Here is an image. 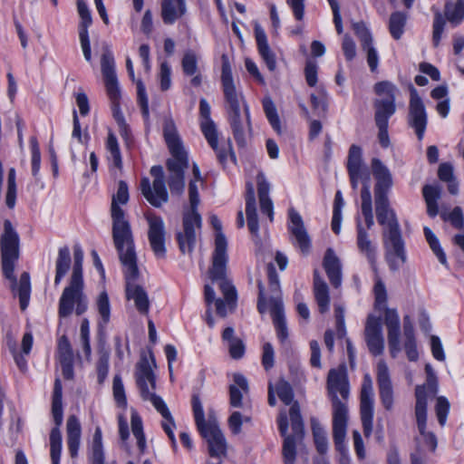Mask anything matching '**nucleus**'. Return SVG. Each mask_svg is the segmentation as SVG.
I'll list each match as a JSON object with an SVG mask.
<instances>
[{"label":"nucleus","mask_w":464,"mask_h":464,"mask_svg":"<svg viewBox=\"0 0 464 464\" xmlns=\"http://www.w3.org/2000/svg\"><path fill=\"white\" fill-rule=\"evenodd\" d=\"M270 313L277 338L282 343H284L288 338V329L284 314L282 300H279L278 298H274L272 300V309H270Z\"/></svg>","instance_id":"f704fd0d"},{"label":"nucleus","mask_w":464,"mask_h":464,"mask_svg":"<svg viewBox=\"0 0 464 464\" xmlns=\"http://www.w3.org/2000/svg\"><path fill=\"white\" fill-rule=\"evenodd\" d=\"M326 389L333 404V434L338 450L343 446L346 435L350 385L346 367L340 365L331 369L327 374Z\"/></svg>","instance_id":"7ed1b4c3"},{"label":"nucleus","mask_w":464,"mask_h":464,"mask_svg":"<svg viewBox=\"0 0 464 464\" xmlns=\"http://www.w3.org/2000/svg\"><path fill=\"white\" fill-rule=\"evenodd\" d=\"M118 253L124 267L126 297L134 302L140 314H148L150 305L148 294L142 286L134 283L139 276L135 247L121 248V251H118Z\"/></svg>","instance_id":"9b49d317"},{"label":"nucleus","mask_w":464,"mask_h":464,"mask_svg":"<svg viewBox=\"0 0 464 464\" xmlns=\"http://www.w3.org/2000/svg\"><path fill=\"white\" fill-rule=\"evenodd\" d=\"M288 217V230L292 237L293 244L299 247L303 254H308L311 248V238L304 227L302 217L293 208L289 209Z\"/></svg>","instance_id":"412c9836"},{"label":"nucleus","mask_w":464,"mask_h":464,"mask_svg":"<svg viewBox=\"0 0 464 464\" xmlns=\"http://www.w3.org/2000/svg\"><path fill=\"white\" fill-rule=\"evenodd\" d=\"M150 175L153 177L152 185L148 178H143L140 181L141 194L150 204L155 208H160L169 200L163 168L153 166L150 169Z\"/></svg>","instance_id":"2eb2a0df"},{"label":"nucleus","mask_w":464,"mask_h":464,"mask_svg":"<svg viewBox=\"0 0 464 464\" xmlns=\"http://www.w3.org/2000/svg\"><path fill=\"white\" fill-rule=\"evenodd\" d=\"M198 431L207 440L211 457L219 458L227 454L226 439L215 421H208V425L199 429Z\"/></svg>","instance_id":"5701e85b"},{"label":"nucleus","mask_w":464,"mask_h":464,"mask_svg":"<svg viewBox=\"0 0 464 464\" xmlns=\"http://www.w3.org/2000/svg\"><path fill=\"white\" fill-rule=\"evenodd\" d=\"M149 224L148 237L150 247L159 258H163L166 255L165 246V226L162 218L154 214L146 215Z\"/></svg>","instance_id":"4be33fe9"},{"label":"nucleus","mask_w":464,"mask_h":464,"mask_svg":"<svg viewBox=\"0 0 464 464\" xmlns=\"http://www.w3.org/2000/svg\"><path fill=\"white\" fill-rule=\"evenodd\" d=\"M129 76L132 82H136L137 86V95H138V103L140 106L142 116L148 120L150 116L149 112V101L146 94L145 85L140 79L136 80L134 70L128 71Z\"/></svg>","instance_id":"79ce46f5"},{"label":"nucleus","mask_w":464,"mask_h":464,"mask_svg":"<svg viewBox=\"0 0 464 464\" xmlns=\"http://www.w3.org/2000/svg\"><path fill=\"white\" fill-rule=\"evenodd\" d=\"M163 136L171 154L167 160L168 184L171 193L181 195L185 188L184 174L188 167V159L171 117L164 119Z\"/></svg>","instance_id":"0eeeda50"},{"label":"nucleus","mask_w":464,"mask_h":464,"mask_svg":"<svg viewBox=\"0 0 464 464\" xmlns=\"http://www.w3.org/2000/svg\"><path fill=\"white\" fill-rule=\"evenodd\" d=\"M440 217L444 221H449L457 229H464V217L460 207H455L451 212H441Z\"/></svg>","instance_id":"5fc2aeb1"},{"label":"nucleus","mask_w":464,"mask_h":464,"mask_svg":"<svg viewBox=\"0 0 464 464\" xmlns=\"http://www.w3.org/2000/svg\"><path fill=\"white\" fill-rule=\"evenodd\" d=\"M160 7L165 24H173L187 13L186 0H162Z\"/></svg>","instance_id":"7c9ffc66"},{"label":"nucleus","mask_w":464,"mask_h":464,"mask_svg":"<svg viewBox=\"0 0 464 464\" xmlns=\"http://www.w3.org/2000/svg\"><path fill=\"white\" fill-rule=\"evenodd\" d=\"M81 424L77 417L74 415L69 416L66 423V432L68 450L72 458H75L78 454L81 441Z\"/></svg>","instance_id":"c9c22d12"},{"label":"nucleus","mask_w":464,"mask_h":464,"mask_svg":"<svg viewBox=\"0 0 464 464\" xmlns=\"http://www.w3.org/2000/svg\"><path fill=\"white\" fill-rule=\"evenodd\" d=\"M71 253L68 246H63L59 249L58 256L55 261V277L54 284L58 285L63 276L67 274L71 266Z\"/></svg>","instance_id":"ea45409f"},{"label":"nucleus","mask_w":464,"mask_h":464,"mask_svg":"<svg viewBox=\"0 0 464 464\" xmlns=\"http://www.w3.org/2000/svg\"><path fill=\"white\" fill-rule=\"evenodd\" d=\"M356 245L358 251L367 258L369 263L374 268L377 256V246L371 240L370 235L362 227L359 218H357L356 221Z\"/></svg>","instance_id":"c85d7f7f"},{"label":"nucleus","mask_w":464,"mask_h":464,"mask_svg":"<svg viewBox=\"0 0 464 464\" xmlns=\"http://www.w3.org/2000/svg\"><path fill=\"white\" fill-rule=\"evenodd\" d=\"M30 145L32 150V174L34 177H36L41 165V152L35 137L30 139Z\"/></svg>","instance_id":"e2e57ef3"},{"label":"nucleus","mask_w":464,"mask_h":464,"mask_svg":"<svg viewBox=\"0 0 464 464\" xmlns=\"http://www.w3.org/2000/svg\"><path fill=\"white\" fill-rule=\"evenodd\" d=\"M323 266L332 285L339 287L342 284V266L340 259L332 248L325 251Z\"/></svg>","instance_id":"2f4dec72"},{"label":"nucleus","mask_w":464,"mask_h":464,"mask_svg":"<svg viewBox=\"0 0 464 464\" xmlns=\"http://www.w3.org/2000/svg\"><path fill=\"white\" fill-rule=\"evenodd\" d=\"M364 338L370 353L380 355L384 349V340L380 318L369 315L364 329Z\"/></svg>","instance_id":"393cba45"},{"label":"nucleus","mask_w":464,"mask_h":464,"mask_svg":"<svg viewBox=\"0 0 464 464\" xmlns=\"http://www.w3.org/2000/svg\"><path fill=\"white\" fill-rule=\"evenodd\" d=\"M255 36L259 54L266 63L267 68L271 72L275 71L276 68L275 53L269 47L265 31L257 23L255 24Z\"/></svg>","instance_id":"72a5a7b5"},{"label":"nucleus","mask_w":464,"mask_h":464,"mask_svg":"<svg viewBox=\"0 0 464 464\" xmlns=\"http://www.w3.org/2000/svg\"><path fill=\"white\" fill-rule=\"evenodd\" d=\"M406 20V14L401 12H395L391 14L389 30L394 39L399 40L401 37Z\"/></svg>","instance_id":"c03bdc74"},{"label":"nucleus","mask_w":464,"mask_h":464,"mask_svg":"<svg viewBox=\"0 0 464 464\" xmlns=\"http://www.w3.org/2000/svg\"><path fill=\"white\" fill-rule=\"evenodd\" d=\"M77 9L81 17V23L79 24V39L84 59L86 62L90 63L92 61V51L88 27L92 24V19L90 10L84 0H77Z\"/></svg>","instance_id":"a878e982"},{"label":"nucleus","mask_w":464,"mask_h":464,"mask_svg":"<svg viewBox=\"0 0 464 464\" xmlns=\"http://www.w3.org/2000/svg\"><path fill=\"white\" fill-rule=\"evenodd\" d=\"M113 397L120 406H125L127 403L124 386L121 376L115 375L112 382Z\"/></svg>","instance_id":"0e129e2a"},{"label":"nucleus","mask_w":464,"mask_h":464,"mask_svg":"<svg viewBox=\"0 0 464 464\" xmlns=\"http://www.w3.org/2000/svg\"><path fill=\"white\" fill-rule=\"evenodd\" d=\"M16 200V181H15V169L14 168L9 169L7 177V189L5 194V204L9 208H14Z\"/></svg>","instance_id":"3c124183"},{"label":"nucleus","mask_w":464,"mask_h":464,"mask_svg":"<svg viewBox=\"0 0 464 464\" xmlns=\"http://www.w3.org/2000/svg\"><path fill=\"white\" fill-rule=\"evenodd\" d=\"M411 99L409 104L408 123L414 129L419 140H421L427 127L428 118L424 103L419 96L417 90L411 86Z\"/></svg>","instance_id":"6ab92c4d"},{"label":"nucleus","mask_w":464,"mask_h":464,"mask_svg":"<svg viewBox=\"0 0 464 464\" xmlns=\"http://www.w3.org/2000/svg\"><path fill=\"white\" fill-rule=\"evenodd\" d=\"M92 464H104L102 446V433L100 427H96L92 442Z\"/></svg>","instance_id":"37998d69"},{"label":"nucleus","mask_w":464,"mask_h":464,"mask_svg":"<svg viewBox=\"0 0 464 464\" xmlns=\"http://www.w3.org/2000/svg\"><path fill=\"white\" fill-rule=\"evenodd\" d=\"M377 95L387 94V98H377L373 106L375 109V122L388 123L389 119L395 113V93L397 88L390 82H380L374 85Z\"/></svg>","instance_id":"dca6fc26"},{"label":"nucleus","mask_w":464,"mask_h":464,"mask_svg":"<svg viewBox=\"0 0 464 464\" xmlns=\"http://www.w3.org/2000/svg\"><path fill=\"white\" fill-rule=\"evenodd\" d=\"M422 194L427 205L428 215L430 218L436 217L439 213L438 199L440 198V188L437 186L425 185Z\"/></svg>","instance_id":"a19ab883"},{"label":"nucleus","mask_w":464,"mask_h":464,"mask_svg":"<svg viewBox=\"0 0 464 464\" xmlns=\"http://www.w3.org/2000/svg\"><path fill=\"white\" fill-rule=\"evenodd\" d=\"M416 404H415V417L419 432L423 437L425 444L434 451L437 448L438 441L435 434L431 431H427V394L425 388L418 387L415 389Z\"/></svg>","instance_id":"a211bd4d"},{"label":"nucleus","mask_w":464,"mask_h":464,"mask_svg":"<svg viewBox=\"0 0 464 464\" xmlns=\"http://www.w3.org/2000/svg\"><path fill=\"white\" fill-rule=\"evenodd\" d=\"M213 282H215L216 280H212ZM217 281H220L219 283V288L220 285H221V283H222V279H218ZM233 287H235L233 285ZM236 290V288H234ZM222 290V289H220ZM223 295H224V299H221V298H218V299H215V291L213 289L212 286H210L209 285H205V287H204V299H205V302L208 305V307H210V304L215 301V305H216V313L218 315L221 316V317H226L227 315V314L233 312V310L235 309L236 307V304H237V292L235 291V301H234V304H233V306L230 308L227 307V297L224 294L223 291H221Z\"/></svg>","instance_id":"473e14b6"},{"label":"nucleus","mask_w":464,"mask_h":464,"mask_svg":"<svg viewBox=\"0 0 464 464\" xmlns=\"http://www.w3.org/2000/svg\"><path fill=\"white\" fill-rule=\"evenodd\" d=\"M62 383L59 379L54 382L52 413L56 424L50 434V456L52 464H60L62 453V434L59 426L63 422Z\"/></svg>","instance_id":"4468645a"},{"label":"nucleus","mask_w":464,"mask_h":464,"mask_svg":"<svg viewBox=\"0 0 464 464\" xmlns=\"http://www.w3.org/2000/svg\"><path fill=\"white\" fill-rule=\"evenodd\" d=\"M210 223L217 231L215 238V249L212 254V265L208 269L211 280L222 279L221 289L227 297V305L231 308L235 301V289L232 283L227 278V265L228 262L227 242L221 232V221L217 216L210 218Z\"/></svg>","instance_id":"1a4fd4ad"},{"label":"nucleus","mask_w":464,"mask_h":464,"mask_svg":"<svg viewBox=\"0 0 464 464\" xmlns=\"http://www.w3.org/2000/svg\"><path fill=\"white\" fill-rule=\"evenodd\" d=\"M435 411L440 425L443 427L447 421V417L450 411V402L446 397L439 396L437 398Z\"/></svg>","instance_id":"bf43d9fd"},{"label":"nucleus","mask_w":464,"mask_h":464,"mask_svg":"<svg viewBox=\"0 0 464 464\" xmlns=\"http://www.w3.org/2000/svg\"><path fill=\"white\" fill-rule=\"evenodd\" d=\"M361 420L365 437H370L372 431L373 419V390L371 377L367 374L361 390L360 403Z\"/></svg>","instance_id":"aec40b11"},{"label":"nucleus","mask_w":464,"mask_h":464,"mask_svg":"<svg viewBox=\"0 0 464 464\" xmlns=\"http://www.w3.org/2000/svg\"><path fill=\"white\" fill-rule=\"evenodd\" d=\"M101 69L104 79L107 95L112 104L119 103L121 90L115 72V62L110 46L104 43L101 56Z\"/></svg>","instance_id":"f3484780"},{"label":"nucleus","mask_w":464,"mask_h":464,"mask_svg":"<svg viewBox=\"0 0 464 464\" xmlns=\"http://www.w3.org/2000/svg\"><path fill=\"white\" fill-rule=\"evenodd\" d=\"M189 208L185 209L182 218V231L177 233V240L183 254H190L196 244L197 229L201 228L202 219L197 208L199 204V195L197 182L191 180L188 184Z\"/></svg>","instance_id":"f8f14e48"},{"label":"nucleus","mask_w":464,"mask_h":464,"mask_svg":"<svg viewBox=\"0 0 464 464\" xmlns=\"http://www.w3.org/2000/svg\"><path fill=\"white\" fill-rule=\"evenodd\" d=\"M263 108L265 114L271 124L272 128L277 132L281 133V122L279 116L277 114V111L274 102L270 98H266L263 101Z\"/></svg>","instance_id":"a18cd8bd"},{"label":"nucleus","mask_w":464,"mask_h":464,"mask_svg":"<svg viewBox=\"0 0 464 464\" xmlns=\"http://www.w3.org/2000/svg\"><path fill=\"white\" fill-rule=\"evenodd\" d=\"M131 430L134 437L137 439L139 449L143 451L146 447V440L143 433L142 421L137 413L131 414Z\"/></svg>","instance_id":"603ef678"},{"label":"nucleus","mask_w":464,"mask_h":464,"mask_svg":"<svg viewBox=\"0 0 464 464\" xmlns=\"http://www.w3.org/2000/svg\"><path fill=\"white\" fill-rule=\"evenodd\" d=\"M171 69L167 62H163L160 68V82L161 91L165 92L171 86Z\"/></svg>","instance_id":"338daca9"},{"label":"nucleus","mask_w":464,"mask_h":464,"mask_svg":"<svg viewBox=\"0 0 464 464\" xmlns=\"http://www.w3.org/2000/svg\"><path fill=\"white\" fill-rule=\"evenodd\" d=\"M377 220L384 226L382 231L386 260L392 270H398L406 260L404 240L394 211L390 208L388 197H375Z\"/></svg>","instance_id":"39448f33"},{"label":"nucleus","mask_w":464,"mask_h":464,"mask_svg":"<svg viewBox=\"0 0 464 464\" xmlns=\"http://www.w3.org/2000/svg\"><path fill=\"white\" fill-rule=\"evenodd\" d=\"M96 305L102 323L104 324H108L111 316V305L108 294L105 291L99 295Z\"/></svg>","instance_id":"4d7b16f0"},{"label":"nucleus","mask_w":464,"mask_h":464,"mask_svg":"<svg viewBox=\"0 0 464 464\" xmlns=\"http://www.w3.org/2000/svg\"><path fill=\"white\" fill-rule=\"evenodd\" d=\"M181 66L186 75H194L198 71V57L196 53L192 51L186 52L181 61Z\"/></svg>","instance_id":"13d9d810"},{"label":"nucleus","mask_w":464,"mask_h":464,"mask_svg":"<svg viewBox=\"0 0 464 464\" xmlns=\"http://www.w3.org/2000/svg\"><path fill=\"white\" fill-rule=\"evenodd\" d=\"M58 359L63 378L72 379L74 356L72 345L65 335L61 336L58 341Z\"/></svg>","instance_id":"c756f323"},{"label":"nucleus","mask_w":464,"mask_h":464,"mask_svg":"<svg viewBox=\"0 0 464 464\" xmlns=\"http://www.w3.org/2000/svg\"><path fill=\"white\" fill-rule=\"evenodd\" d=\"M347 170L348 171H364L366 168L362 167V149L357 145H352L349 149L348 160H347Z\"/></svg>","instance_id":"49530a36"},{"label":"nucleus","mask_w":464,"mask_h":464,"mask_svg":"<svg viewBox=\"0 0 464 464\" xmlns=\"http://www.w3.org/2000/svg\"><path fill=\"white\" fill-rule=\"evenodd\" d=\"M151 362L147 356L142 355L136 364L135 381L140 390L141 398L149 401L163 418L161 427L169 438L174 450L177 449V440L173 432L175 427L174 419L161 397L155 394L156 377L152 370V364L155 365L153 354L150 353Z\"/></svg>","instance_id":"423d86ee"},{"label":"nucleus","mask_w":464,"mask_h":464,"mask_svg":"<svg viewBox=\"0 0 464 464\" xmlns=\"http://www.w3.org/2000/svg\"><path fill=\"white\" fill-rule=\"evenodd\" d=\"M377 382L382 403L386 410L390 411L393 404V391L388 366L382 360L377 364Z\"/></svg>","instance_id":"cd10ccee"},{"label":"nucleus","mask_w":464,"mask_h":464,"mask_svg":"<svg viewBox=\"0 0 464 464\" xmlns=\"http://www.w3.org/2000/svg\"><path fill=\"white\" fill-rule=\"evenodd\" d=\"M234 383L229 386V403L232 407H243V394L248 392L247 380L240 373H235L233 376Z\"/></svg>","instance_id":"e433bc0d"},{"label":"nucleus","mask_w":464,"mask_h":464,"mask_svg":"<svg viewBox=\"0 0 464 464\" xmlns=\"http://www.w3.org/2000/svg\"><path fill=\"white\" fill-rule=\"evenodd\" d=\"M0 250L3 274L11 281V288L18 295L20 307L24 311L30 299V276L27 272H24L17 285L14 270V263L19 258V236L8 219L4 222V233L0 237Z\"/></svg>","instance_id":"20e7f679"},{"label":"nucleus","mask_w":464,"mask_h":464,"mask_svg":"<svg viewBox=\"0 0 464 464\" xmlns=\"http://www.w3.org/2000/svg\"><path fill=\"white\" fill-rule=\"evenodd\" d=\"M268 279H269V289L271 292V295L269 297V307H270V309H272V300L274 298H278L279 300H282L281 296H280V285H279L278 276L273 267H270L268 270Z\"/></svg>","instance_id":"052dcab7"},{"label":"nucleus","mask_w":464,"mask_h":464,"mask_svg":"<svg viewBox=\"0 0 464 464\" xmlns=\"http://www.w3.org/2000/svg\"><path fill=\"white\" fill-rule=\"evenodd\" d=\"M425 372L427 374L426 383L424 385H419V387L425 388V392L427 394V399L429 397H433L438 392V382L435 372L430 364H426ZM418 386L416 387V389Z\"/></svg>","instance_id":"864d4df0"},{"label":"nucleus","mask_w":464,"mask_h":464,"mask_svg":"<svg viewBox=\"0 0 464 464\" xmlns=\"http://www.w3.org/2000/svg\"><path fill=\"white\" fill-rule=\"evenodd\" d=\"M106 149L110 153L109 160H112L113 165L118 168H122V160L121 155L120 151V147L117 141V138L111 132L108 134Z\"/></svg>","instance_id":"de8ad7c7"},{"label":"nucleus","mask_w":464,"mask_h":464,"mask_svg":"<svg viewBox=\"0 0 464 464\" xmlns=\"http://www.w3.org/2000/svg\"><path fill=\"white\" fill-rule=\"evenodd\" d=\"M313 435L317 451L320 454H324L328 449V442L324 430L321 427L314 425Z\"/></svg>","instance_id":"680f3d73"},{"label":"nucleus","mask_w":464,"mask_h":464,"mask_svg":"<svg viewBox=\"0 0 464 464\" xmlns=\"http://www.w3.org/2000/svg\"><path fill=\"white\" fill-rule=\"evenodd\" d=\"M279 399L285 404L291 405L289 410L293 434L287 435L288 420L285 411L278 417V429L284 437L282 454L285 464H295L296 458V445L304 439V421L300 413V406L297 401H293L294 392L291 385L285 380H279L274 387Z\"/></svg>","instance_id":"f03ea898"},{"label":"nucleus","mask_w":464,"mask_h":464,"mask_svg":"<svg viewBox=\"0 0 464 464\" xmlns=\"http://www.w3.org/2000/svg\"><path fill=\"white\" fill-rule=\"evenodd\" d=\"M275 363V351L270 343H265L262 351V364L267 371L273 368Z\"/></svg>","instance_id":"774afa93"},{"label":"nucleus","mask_w":464,"mask_h":464,"mask_svg":"<svg viewBox=\"0 0 464 464\" xmlns=\"http://www.w3.org/2000/svg\"><path fill=\"white\" fill-rule=\"evenodd\" d=\"M372 171L376 183L374 186L375 197H388L392 187V177L389 169L377 158L372 160Z\"/></svg>","instance_id":"bb28decb"},{"label":"nucleus","mask_w":464,"mask_h":464,"mask_svg":"<svg viewBox=\"0 0 464 464\" xmlns=\"http://www.w3.org/2000/svg\"><path fill=\"white\" fill-rule=\"evenodd\" d=\"M445 15L450 23L459 24L464 18V0H457L455 4H447Z\"/></svg>","instance_id":"09e8293b"},{"label":"nucleus","mask_w":464,"mask_h":464,"mask_svg":"<svg viewBox=\"0 0 464 464\" xmlns=\"http://www.w3.org/2000/svg\"><path fill=\"white\" fill-rule=\"evenodd\" d=\"M129 200L128 185L125 181L119 182L117 193L112 197L111 216L112 219V238L117 251L121 248L130 249L134 246L130 222L126 218L124 210L119 206L126 204Z\"/></svg>","instance_id":"9d476101"},{"label":"nucleus","mask_w":464,"mask_h":464,"mask_svg":"<svg viewBox=\"0 0 464 464\" xmlns=\"http://www.w3.org/2000/svg\"><path fill=\"white\" fill-rule=\"evenodd\" d=\"M73 261L69 285L63 289L59 300L58 314L63 318L72 314L74 305L78 315L83 314L88 305L87 297L83 293V251L79 246L73 247Z\"/></svg>","instance_id":"6e6552de"},{"label":"nucleus","mask_w":464,"mask_h":464,"mask_svg":"<svg viewBox=\"0 0 464 464\" xmlns=\"http://www.w3.org/2000/svg\"><path fill=\"white\" fill-rule=\"evenodd\" d=\"M352 26L361 42V46L372 42V36L363 22H354Z\"/></svg>","instance_id":"69168bd1"},{"label":"nucleus","mask_w":464,"mask_h":464,"mask_svg":"<svg viewBox=\"0 0 464 464\" xmlns=\"http://www.w3.org/2000/svg\"><path fill=\"white\" fill-rule=\"evenodd\" d=\"M246 215L247 227L251 234L257 235L259 224L256 208L255 191L252 184H248L246 195Z\"/></svg>","instance_id":"58836bf2"},{"label":"nucleus","mask_w":464,"mask_h":464,"mask_svg":"<svg viewBox=\"0 0 464 464\" xmlns=\"http://www.w3.org/2000/svg\"><path fill=\"white\" fill-rule=\"evenodd\" d=\"M110 354L104 349L99 351V359L96 362L97 380L99 384H102L109 372Z\"/></svg>","instance_id":"8fccbe9b"},{"label":"nucleus","mask_w":464,"mask_h":464,"mask_svg":"<svg viewBox=\"0 0 464 464\" xmlns=\"http://www.w3.org/2000/svg\"><path fill=\"white\" fill-rule=\"evenodd\" d=\"M192 410L195 418V422L198 430L208 425V422L205 420V414L203 410L202 402L199 399L198 394H193L192 396Z\"/></svg>","instance_id":"6e6d98bb"},{"label":"nucleus","mask_w":464,"mask_h":464,"mask_svg":"<svg viewBox=\"0 0 464 464\" xmlns=\"http://www.w3.org/2000/svg\"><path fill=\"white\" fill-rule=\"evenodd\" d=\"M221 82L225 108L233 137L237 146L244 148L251 138L250 113L243 95L236 89L231 68L227 62H224L222 64Z\"/></svg>","instance_id":"f257e3e1"},{"label":"nucleus","mask_w":464,"mask_h":464,"mask_svg":"<svg viewBox=\"0 0 464 464\" xmlns=\"http://www.w3.org/2000/svg\"><path fill=\"white\" fill-rule=\"evenodd\" d=\"M200 127L206 140L210 147L216 151L217 157L221 164L224 165L228 157H230L233 161L236 160V156L233 151L230 140H227L226 147H218V131L213 121H201Z\"/></svg>","instance_id":"b1692460"},{"label":"nucleus","mask_w":464,"mask_h":464,"mask_svg":"<svg viewBox=\"0 0 464 464\" xmlns=\"http://www.w3.org/2000/svg\"><path fill=\"white\" fill-rule=\"evenodd\" d=\"M375 307L384 308V324L388 331V343L391 355L395 358L401 351L400 345V318L395 309L385 307L387 293L384 284L378 279L374 285Z\"/></svg>","instance_id":"ddd939ff"},{"label":"nucleus","mask_w":464,"mask_h":464,"mask_svg":"<svg viewBox=\"0 0 464 464\" xmlns=\"http://www.w3.org/2000/svg\"><path fill=\"white\" fill-rule=\"evenodd\" d=\"M314 294L320 313L327 312L330 304L329 288L316 270L314 273Z\"/></svg>","instance_id":"4c0bfd02"}]
</instances>
